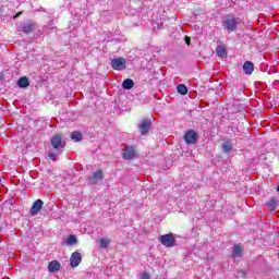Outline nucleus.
<instances>
[{
  "label": "nucleus",
  "instance_id": "1",
  "mask_svg": "<svg viewBox=\"0 0 279 279\" xmlns=\"http://www.w3.org/2000/svg\"><path fill=\"white\" fill-rule=\"evenodd\" d=\"M159 242L161 245H165V247H175V236L173 233L160 235Z\"/></svg>",
  "mask_w": 279,
  "mask_h": 279
},
{
  "label": "nucleus",
  "instance_id": "2",
  "mask_svg": "<svg viewBox=\"0 0 279 279\" xmlns=\"http://www.w3.org/2000/svg\"><path fill=\"white\" fill-rule=\"evenodd\" d=\"M111 66L114 71H123L126 69L125 58H114L111 60Z\"/></svg>",
  "mask_w": 279,
  "mask_h": 279
},
{
  "label": "nucleus",
  "instance_id": "3",
  "mask_svg": "<svg viewBox=\"0 0 279 279\" xmlns=\"http://www.w3.org/2000/svg\"><path fill=\"white\" fill-rule=\"evenodd\" d=\"M50 145H52L53 149H62L66 147V142H62V135L57 134L51 138Z\"/></svg>",
  "mask_w": 279,
  "mask_h": 279
},
{
  "label": "nucleus",
  "instance_id": "4",
  "mask_svg": "<svg viewBox=\"0 0 279 279\" xmlns=\"http://www.w3.org/2000/svg\"><path fill=\"white\" fill-rule=\"evenodd\" d=\"M223 25L227 32H235L236 27H239V21L234 17H227Z\"/></svg>",
  "mask_w": 279,
  "mask_h": 279
},
{
  "label": "nucleus",
  "instance_id": "5",
  "mask_svg": "<svg viewBox=\"0 0 279 279\" xmlns=\"http://www.w3.org/2000/svg\"><path fill=\"white\" fill-rule=\"evenodd\" d=\"M198 135L194 130H189L184 134V141L187 145H195L197 143Z\"/></svg>",
  "mask_w": 279,
  "mask_h": 279
},
{
  "label": "nucleus",
  "instance_id": "6",
  "mask_svg": "<svg viewBox=\"0 0 279 279\" xmlns=\"http://www.w3.org/2000/svg\"><path fill=\"white\" fill-rule=\"evenodd\" d=\"M138 129L142 136H147V134H149V130H151V121L144 119L142 123H140Z\"/></svg>",
  "mask_w": 279,
  "mask_h": 279
},
{
  "label": "nucleus",
  "instance_id": "7",
  "mask_svg": "<svg viewBox=\"0 0 279 279\" xmlns=\"http://www.w3.org/2000/svg\"><path fill=\"white\" fill-rule=\"evenodd\" d=\"M136 157V149L132 146L123 148L122 158L124 160H134Z\"/></svg>",
  "mask_w": 279,
  "mask_h": 279
},
{
  "label": "nucleus",
  "instance_id": "8",
  "mask_svg": "<svg viewBox=\"0 0 279 279\" xmlns=\"http://www.w3.org/2000/svg\"><path fill=\"white\" fill-rule=\"evenodd\" d=\"M43 206H45V202H43L40 198L36 199L29 210V215L35 217V215L43 210Z\"/></svg>",
  "mask_w": 279,
  "mask_h": 279
},
{
  "label": "nucleus",
  "instance_id": "9",
  "mask_svg": "<svg viewBox=\"0 0 279 279\" xmlns=\"http://www.w3.org/2000/svg\"><path fill=\"white\" fill-rule=\"evenodd\" d=\"M81 263H82V253H80V252L72 253V255L70 257L71 267L73 269H75V267H80Z\"/></svg>",
  "mask_w": 279,
  "mask_h": 279
},
{
  "label": "nucleus",
  "instance_id": "10",
  "mask_svg": "<svg viewBox=\"0 0 279 279\" xmlns=\"http://www.w3.org/2000/svg\"><path fill=\"white\" fill-rule=\"evenodd\" d=\"M104 180V170H97L94 172L89 179L90 184H98Z\"/></svg>",
  "mask_w": 279,
  "mask_h": 279
},
{
  "label": "nucleus",
  "instance_id": "11",
  "mask_svg": "<svg viewBox=\"0 0 279 279\" xmlns=\"http://www.w3.org/2000/svg\"><path fill=\"white\" fill-rule=\"evenodd\" d=\"M242 69L245 75H252L254 73V63H252V61H246L244 62Z\"/></svg>",
  "mask_w": 279,
  "mask_h": 279
},
{
  "label": "nucleus",
  "instance_id": "12",
  "mask_svg": "<svg viewBox=\"0 0 279 279\" xmlns=\"http://www.w3.org/2000/svg\"><path fill=\"white\" fill-rule=\"evenodd\" d=\"M243 256V247L241 244L233 245L232 258H241Z\"/></svg>",
  "mask_w": 279,
  "mask_h": 279
},
{
  "label": "nucleus",
  "instance_id": "13",
  "mask_svg": "<svg viewBox=\"0 0 279 279\" xmlns=\"http://www.w3.org/2000/svg\"><path fill=\"white\" fill-rule=\"evenodd\" d=\"M48 271H50V274H56V271H60V262L58 260L50 262L48 265Z\"/></svg>",
  "mask_w": 279,
  "mask_h": 279
},
{
  "label": "nucleus",
  "instance_id": "14",
  "mask_svg": "<svg viewBox=\"0 0 279 279\" xmlns=\"http://www.w3.org/2000/svg\"><path fill=\"white\" fill-rule=\"evenodd\" d=\"M216 53H217L218 58H227L228 49H226V46H218L216 48Z\"/></svg>",
  "mask_w": 279,
  "mask_h": 279
},
{
  "label": "nucleus",
  "instance_id": "15",
  "mask_svg": "<svg viewBox=\"0 0 279 279\" xmlns=\"http://www.w3.org/2000/svg\"><path fill=\"white\" fill-rule=\"evenodd\" d=\"M266 206L268 207V209L270 210V213H274V210H276L277 206H278V199H276V197H271L267 203Z\"/></svg>",
  "mask_w": 279,
  "mask_h": 279
},
{
  "label": "nucleus",
  "instance_id": "16",
  "mask_svg": "<svg viewBox=\"0 0 279 279\" xmlns=\"http://www.w3.org/2000/svg\"><path fill=\"white\" fill-rule=\"evenodd\" d=\"M122 88L124 90H132L134 88V81L132 78H126L122 82Z\"/></svg>",
  "mask_w": 279,
  "mask_h": 279
},
{
  "label": "nucleus",
  "instance_id": "17",
  "mask_svg": "<svg viewBox=\"0 0 279 279\" xmlns=\"http://www.w3.org/2000/svg\"><path fill=\"white\" fill-rule=\"evenodd\" d=\"M19 88H27L29 86V78L27 76H23L17 81Z\"/></svg>",
  "mask_w": 279,
  "mask_h": 279
},
{
  "label": "nucleus",
  "instance_id": "18",
  "mask_svg": "<svg viewBox=\"0 0 279 279\" xmlns=\"http://www.w3.org/2000/svg\"><path fill=\"white\" fill-rule=\"evenodd\" d=\"M177 90L179 95H186L189 93V87H186L184 84H180L177 86Z\"/></svg>",
  "mask_w": 279,
  "mask_h": 279
},
{
  "label": "nucleus",
  "instance_id": "19",
  "mask_svg": "<svg viewBox=\"0 0 279 279\" xmlns=\"http://www.w3.org/2000/svg\"><path fill=\"white\" fill-rule=\"evenodd\" d=\"M77 244V238L73 234H70L66 239V245H75Z\"/></svg>",
  "mask_w": 279,
  "mask_h": 279
},
{
  "label": "nucleus",
  "instance_id": "20",
  "mask_svg": "<svg viewBox=\"0 0 279 279\" xmlns=\"http://www.w3.org/2000/svg\"><path fill=\"white\" fill-rule=\"evenodd\" d=\"M72 141H75V143H80L82 141V133L80 132H72L71 133Z\"/></svg>",
  "mask_w": 279,
  "mask_h": 279
},
{
  "label": "nucleus",
  "instance_id": "21",
  "mask_svg": "<svg viewBox=\"0 0 279 279\" xmlns=\"http://www.w3.org/2000/svg\"><path fill=\"white\" fill-rule=\"evenodd\" d=\"M221 149L226 153L229 154V151H232V144L230 142L223 143L221 145Z\"/></svg>",
  "mask_w": 279,
  "mask_h": 279
},
{
  "label": "nucleus",
  "instance_id": "22",
  "mask_svg": "<svg viewBox=\"0 0 279 279\" xmlns=\"http://www.w3.org/2000/svg\"><path fill=\"white\" fill-rule=\"evenodd\" d=\"M22 29H23L24 34H32V32L34 29V25L33 24H25Z\"/></svg>",
  "mask_w": 279,
  "mask_h": 279
},
{
  "label": "nucleus",
  "instance_id": "23",
  "mask_svg": "<svg viewBox=\"0 0 279 279\" xmlns=\"http://www.w3.org/2000/svg\"><path fill=\"white\" fill-rule=\"evenodd\" d=\"M108 245H110V240L100 239L99 247H108Z\"/></svg>",
  "mask_w": 279,
  "mask_h": 279
},
{
  "label": "nucleus",
  "instance_id": "24",
  "mask_svg": "<svg viewBox=\"0 0 279 279\" xmlns=\"http://www.w3.org/2000/svg\"><path fill=\"white\" fill-rule=\"evenodd\" d=\"M141 279H149V272H143Z\"/></svg>",
  "mask_w": 279,
  "mask_h": 279
},
{
  "label": "nucleus",
  "instance_id": "25",
  "mask_svg": "<svg viewBox=\"0 0 279 279\" xmlns=\"http://www.w3.org/2000/svg\"><path fill=\"white\" fill-rule=\"evenodd\" d=\"M48 156H49L50 160H56V154L50 153Z\"/></svg>",
  "mask_w": 279,
  "mask_h": 279
},
{
  "label": "nucleus",
  "instance_id": "26",
  "mask_svg": "<svg viewBox=\"0 0 279 279\" xmlns=\"http://www.w3.org/2000/svg\"><path fill=\"white\" fill-rule=\"evenodd\" d=\"M185 45H191V38L186 37Z\"/></svg>",
  "mask_w": 279,
  "mask_h": 279
},
{
  "label": "nucleus",
  "instance_id": "27",
  "mask_svg": "<svg viewBox=\"0 0 279 279\" xmlns=\"http://www.w3.org/2000/svg\"><path fill=\"white\" fill-rule=\"evenodd\" d=\"M21 14H23V12H19L14 15V19H19V16H21Z\"/></svg>",
  "mask_w": 279,
  "mask_h": 279
},
{
  "label": "nucleus",
  "instance_id": "28",
  "mask_svg": "<svg viewBox=\"0 0 279 279\" xmlns=\"http://www.w3.org/2000/svg\"><path fill=\"white\" fill-rule=\"evenodd\" d=\"M3 12V5L0 4V14Z\"/></svg>",
  "mask_w": 279,
  "mask_h": 279
},
{
  "label": "nucleus",
  "instance_id": "29",
  "mask_svg": "<svg viewBox=\"0 0 279 279\" xmlns=\"http://www.w3.org/2000/svg\"><path fill=\"white\" fill-rule=\"evenodd\" d=\"M277 191H278V193H279V185H278V187H277Z\"/></svg>",
  "mask_w": 279,
  "mask_h": 279
},
{
  "label": "nucleus",
  "instance_id": "30",
  "mask_svg": "<svg viewBox=\"0 0 279 279\" xmlns=\"http://www.w3.org/2000/svg\"><path fill=\"white\" fill-rule=\"evenodd\" d=\"M2 228L0 227V232H1Z\"/></svg>",
  "mask_w": 279,
  "mask_h": 279
}]
</instances>
